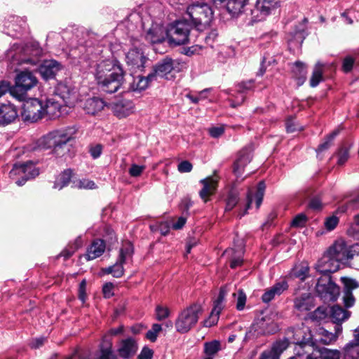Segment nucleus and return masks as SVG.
<instances>
[{"instance_id": "f257e3e1", "label": "nucleus", "mask_w": 359, "mask_h": 359, "mask_svg": "<svg viewBox=\"0 0 359 359\" xmlns=\"http://www.w3.org/2000/svg\"><path fill=\"white\" fill-rule=\"evenodd\" d=\"M95 78L102 90L108 93L116 92L124 83L122 68L110 60L97 65Z\"/></svg>"}, {"instance_id": "f03ea898", "label": "nucleus", "mask_w": 359, "mask_h": 359, "mask_svg": "<svg viewBox=\"0 0 359 359\" xmlns=\"http://www.w3.org/2000/svg\"><path fill=\"white\" fill-rule=\"evenodd\" d=\"M76 130L74 128L52 131L39 138L36 142L35 149H48L53 148V152L59 156L60 150H64L67 143L74 138Z\"/></svg>"}, {"instance_id": "7ed1b4c3", "label": "nucleus", "mask_w": 359, "mask_h": 359, "mask_svg": "<svg viewBox=\"0 0 359 359\" xmlns=\"http://www.w3.org/2000/svg\"><path fill=\"white\" fill-rule=\"evenodd\" d=\"M43 54V49L36 41H29L23 46L14 44L6 53L12 65L22 63L36 64Z\"/></svg>"}, {"instance_id": "20e7f679", "label": "nucleus", "mask_w": 359, "mask_h": 359, "mask_svg": "<svg viewBox=\"0 0 359 359\" xmlns=\"http://www.w3.org/2000/svg\"><path fill=\"white\" fill-rule=\"evenodd\" d=\"M189 22L197 29L202 30L208 26L213 18L212 8L202 0H193L187 7Z\"/></svg>"}, {"instance_id": "39448f33", "label": "nucleus", "mask_w": 359, "mask_h": 359, "mask_svg": "<svg viewBox=\"0 0 359 359\" xmlns=\"http://www.w3.org/2000/svg\"><path fill=\"white\" fill-rule=\"evenodd\" d=\"M299 340L295 345L294 355L298 359H318V345L313 341V336L307 327L299 329L295 332Z\"/></svg>"}, {"instance_id": "423d86ee", "label": "nucleus", "mask_w": 359, "mask_h": 359, "mask_svg": "<svg viewBox=\"0 0 359 359\" xmlns=\"http://www.w3.org/2000/svg\"><path fill=\"white\" fill-rule=\"evenodd\" d=\"M203 309L199 304H193L179 314L175 321V328L178 332H188L198 322Z\"/></svg>"}, {"instance_id": "0eeeda50", "label": "nucleus", "mask_w": 359, "mask_h": 359, "mask_svg": "<svg viewBox=\"0 0 359 359\" xmlns=\"http://www.w3.org/2000/svg\"><path fill=\"white\" fill-rule=\"evenodd\" d=\"M191 24L188 19L180 20L171 23L166 29V37L170 43L180 46L189 42Z\"/></svg>"}, {"instance_id": "6e6552de", "label": "nucleus", "mask_w": 359, "mask_h": 359, "mask_svg": "<svg viewBox=\"0 0 359 359\" xmlns=\"http://www.w3.org/2000/svg\"><path fill=\"white\" fill-rule=\"evenodd\" d=\"M39 174V170L32 162L22 164H15L9 172L10 178L14 180L17 185L22 186L25 183Z\"/></svg>"}, {"instance_id": "1a4fd4ad", "label": "nucleus", "mask_w": 359, "mask_h": 359, "mask_svg": "<svg viewBox=\"0 0 359 359\" xmlns=\"http://www.w3.org/2000/svg\"><path fill=\"white\" fill-rule=\"evenodd\" d=\"M316 290L318 295L325 301L334 302L339 294V287L332 281L330 275L324 274L318 278Z\"/></svg>"}, {"instance_id": "9d476101", "label": "nucleus", "mask_w": 359, "mask_h": 359, "mask_svg": "<svg viewBox=\"0 0 359 359\" xmlns=\"http://www.w3.org/2000/svg\"><path fill=\"white\" fill-rule=\"evenodd\" d=\"M22 118L25 121L34 123L44 117V107L43 103L36 98L27 100L22 111Z\"/></svg>"}, {"instance_id": "9b49d317", "label": "nucleus", "mask_w": 359, "mask_h": 359, "mask_svg": "<svg viewBox=\"0 0 359 359\" xmlns=\"http://www.w3.org/2000/svg\"><path fill=\"white\" fill-rule=\"evenodd\" d=\"M328 251L340 263H346L357 254L353 245H348L344 240H337Z\"/></svg>"}, {"instance_id": "f8f14e48", "label": "nucleus", "mask_w": 359, "mask_h": 359, "mask_svg": "<svg viewBox=\"0 0 359 359\" xmlns=\"http://www.w3.org/2000/svg\"><path fill=\"white\" fill-rule=\"evenodd\" d=\"M37 83L38 80L32 72L22 71L15 77V85L13 93H19V96H22L34 88Z\"/></svg>"}, {"instance_id": "ddd939ff", "label": "nucleus", "mask_w": 359, "mask_h": 359, "mask_svg": "<svg viewBox=\"0 0 359 359\" xmlns=\"http://www.w3.org/2000/svg\"><path fill=\"white\" fill-rule=\"evenodd\" d=\"M184 65L177 60H173L170 58H165L154 67L153 72H151V77H154V80L158 78L168 79V74L172 71L180 72Z\"/></svg>"}, {"instance_id": "4468645a", "label": "nucleus", "mask_w": 359, "mask_h": 359, "mask_svg": "<svg viewBox=\"0 0 359 359\" xmlns=\"http://www.w3.org/2000/svg\"><path fill=\"white\" fill-rule=\"evenodd\" d=\"M339 266L340 264L327 250L317 262L315 269L323 275H330L331 273L337 271Z\"/></svg>"}, {"instance_id": "2eb2a0df", "label": "nucleus", "mask_w": 359, "mask_h": 359, "mask_svg": "<svg viewBox=\"0 0 359 359\" xmlns=\"http://www.w3.org/2000/svg\"><path fill=\"white\" fill-rule=\"evenodd\" d=\"M279 4L280 0H257L252 13L257 18V20H262L275 11Z\"/></svg>"}, {"instance_id": "dca6fc26", "label": "nucleus", "mask_w": 359, "mask_h": 359, "mask_svg": "<svg viewBox=\"0 0 359 359\" xmlns=\"http://www.w3.org/2000/svg\"><path fill=\"white\" fill-rule=\"evenodd\" d=\"M343 359H359V327L353 331V338L341 349Z\"/></svg>"}, {"instance_id": "f3484780", "label": "nucleus", "mask_w": 359, "mask_h": 359, "mask_svg": "<svg viewBox=\"0 0 359 359\" xmlns=\"http://www.w3.org/2000/svg\"><path fill=\"white\" fill-rule=\"evenodd\" d=\"M126 60L127 65L132 69L142 70L147 58L144 55L141 48L135 47L127 53Z\"/></svg>"}, {"instance_id": "a211bd4d", "label": "nucleus", "mask_w": 359, "mask_h": 359, "mask_svg": "<svg viewBox=\"0 0 359 359\" xmlns=\"http://www.w3.org/2000/svg\"><path fill=\"white\" fill-rule=\"evenodd\" d=\"M219 177L216 175L208 177L200 180V183L203 185L202 189L199 191L201 198L205 202L209 201V197L213 195L217 188Z\"/></svg>"}, {"instance_id": "6ab92c4d", "label": "nucleus", "mask_w": 359, "mask_h": 359, "mask_svg": "<svg viewBox=\"0 0 359 359\" xmlns=\"http://www.w3.org/2000/svg\"><path fill=\"white\" fill-rule=\"evenodd\" d=\"M289 341L286 339L273 344L270 349L263 351L259 359H280L281 354L288 348Z\"/></svg>"}, {"instance_id": "aec40b11", "label": "nucleus", "mask_w": 359, "mask_h": 359, "mask_svg": "<svg viewBox=\"0 0 359 359\" xmlns=\"http://www.w3.org/2000/svg\"><path fill=\"white\" fill-rule=\"evenodd\" d=\"M265 188H266L265 184L264 182L262 181L258 184L257 191L255 194V195H253V194L250 189L248 190V194H247V204H246L245 209L243 212L241 211L238 212V217H242L247 213V210L248 208H250V205L252 203L254 199L255 201L257 208H259V206L261 205V204L262 203Z\"/></svg>"}, {"instance_id": "412c9836", "label": "nucleus", "mask_w": 359, "mask_h": 359, "mask_svg": "<svg viewBox=\"0 0 359 359\" xmlns=\"http://www.w3.org/2000/svg\"><path fill=\"white\" fill-rule=\"evenodd\" d=\"M4 27L7 29L6 34L14 36L15 33L25 30L27 25L25 18L11 15L6 20Z\"/></svg>"}, {"instance_id": "4be33fe9", "label": "nucleus", "mask_w": 359, "mask_h": 359, "mask_svg": "<svg viewBox=\"0 0 359 359\" xmlns=\"http://www.w3.org/2000/svg\"><path fill=\"white\" fill-rule=\"evenodd\" d=\"M288 288L287 282L285 280L279 281L272 287L267 288L262 294V299L264 303H269L276 297L280 296L284 291Z\"/></svg>"}, {"instance_id": "5701e85b", "label": "nucleus", "mask_w": 359, "mask_h": 359, "mask_svg": "<svg viewBox=\"0 0 359 359\" xmlns=\"http://www.w3.org/2000/svg\"><path fill=\"white\" fill-rule=\"evenodd\" d=\"M251 158V148H245L239 152L238 157L233 165V172L237 177H240L243 174L245 166L250 162Z\"/></svg>"}, {"instance_id": "b1692460", "label": "nucleus", "mask_w": 359, "mask_h": 359, "mask_svg": "<svg viewBox=\"0 0 359 359\" xmlns=\"http://www.w3.org/2000/svg\"><path fill=\"white\" fill-rule=\"evenodd\" d=\"M137 351V345L133 338L122 340L117 350L119 356L123 359H128L133 356Z\"/></svg>"}, {"instance_id": "393cba45", "label": "nucleus", "mask_w": 359, "mask_h": 359, "mask_svg": "<svg viewBox=\"0 0 359 359\" xmlns=\"http://www.w3.org/2000/svg\"><path fill=\"white\" fill-rule=\"evenodd\" d=\"M61 67V65L56 60H45L39 66V72L44 79H49L55 76Z\"/></svg>"}, {"instance_id": "a878e982", "label": "nucleus", "mask_w": 359, "mask_h": 359, "mask_svg": "<svg viewBox=\"0 0 359 359\" xmlns=\"http://www.w3.org/2000/svg\"><path fill=\"white\" fill-rule=\"evenodd\" d=\"M17 116V110L13 104L8 102L0 105V126L12 123Z\"/></svg>"}, {"instance_id": "bb28decb", "label": "nucleus", "mask_w": 359, "mask_h": 359, "mask_svg": "<svg viewBox=\"0 0 359 359\" xmlns=\"http://www.w3.org/2000/svg\"><path fill=\"white\" fill-rule=\"evenodd\" d=\"M252 81H248V82H243L241 83H239L236 86V91L239 96H235L233 94L231 93L229 90H225V93L226 94H229L233 97H235V100L229 99V101L230 102V105L234 108L238 105H240L245 100L244 93L250 90L252 88Z\"/></svg>"}, {"instance_id": "cd10ccee", "label": "nucleus", "mask_w": 359, "mask_h": 359, "mask_svg": "<svg viewBox=\"0 0 359 359\" xmlns=\"http://www.w3.org/2000/svg\"><path fill=\"white\" fill-rule=\"evenodd\" d=\"M313 341L316 342V344H321L325 346H329L337 341V335L332 334V332L323 327L316 329Z\"/></svg>"}, {"instance_id": "c85d7f7f", "label": "nucleus", "mask_w": 359, "mask_h": 359, "mask_svg": "<svg viewBox=\"0 0 359 359\" xmlns=\"http://www.w3.org/2000/svg\"><path fill=\"white\" fill-rule=\"evenodd\" d=\"M315 306L314 299L309 293L302 294L297 297L294 300V307L299 312L310 311Z\"/></svg>"}, {"instance_id": "c756f323", "label": "nucleus", "mask_w": 359, "mask_h": 359, "mask_svg": "<svg viewBox=\"0 0 359 359\" xmlns=\"http://www.w3.org/2000/svg\"><path fill=\"white\" fill-rule=\"evenodd\" d=\"M105 247V243L103 240L95 239L88 248L87 252L83 257L87 261L95 259L104 253Z\"/></svg>"}, {"instance_id": "7c9ffc66", "label": "nucleus", "mask_w": 359, "mask_h": 359, "mask_svg": "<svg viewBox=\"0 0 359 359\" xmlns=\"http://www.w3.org/2000/svg\"><path fill=\"white\" fill-rule=\"evenodd\" d=\"M224 254L230 259V266L231 269H235L242 265L243 262L242 245H240L236 248L227 249Z\"/></svg>"}, {"instance_id": "2f4dec72", "label": "nucleus", "mask_w": 359, "mask_h": 359, "mask_svg": "<svg viewBox=\"0 0 359 359\" xmlns=\"http://www.w3.org/2000/svg\"><path fill=\"white\" fill-rule=\"evenodd\" d=\"M112 109L119 118L126 117L133 112V104L128 100H122L112 104Z\"/></svg>"}, {"instance_id": "473e14b6", "label": "nucleus", "mask_w": 359, "mask_h": 359, "mask_svg": "<svg viewBox=\"0 0 359 359\" xmlns=\"http://www.w3.org/2000/svg\"><path fill=\"white\" fill-rule=\"evenodd\" d=\"M165 36L166 32H165L164 29L158 25H155L148 30L145 39L151 43H157L163 41Z\"/></svg>"}, {"instance_id": "72a5a7b5", "label": "nucleus", "mask_w": 359, "mask_h": 359, "mask_svg": "<svg viewBox=\"0 0 359 359\" xmlns=\"http://www.w3.org/2000/svg\"><path fill=\"white\" fill-rule=\"evenodd\" d=\"M57 93L67 103H72L76 100L77 90L74 87L67 83H61L58 85Z\"/></svg>"}, {"instance_id": "f704fd0d", "label": "nucleus", "mask_w": 359, "mask_h": 359, "mask_svg": "<svg viewBox=\"0 0 359 359\" xmlns=\"http://www.w3.org/2000/svg\"><path fill=\"white\" fill-rule=\"evenodd\" d=\"M104 105V102L102 99L93 97L88 99L85 102L83 109L87 114L95 115L103 109Z\"/></svg>"}, {"instance_id": "c9c22d12", "label": "nucleus", "mask_w": 359, "mask_h": 359, "mask_svg": "<svg viewBox=\"0 0 359 359\" xmlns=\"http://www.w3.org/2000/svg\"><path fill=\"white\" fill-rule=\"evenodd\" d=\"M154 81V77H151V73L147 76H137L134 79L133 83L130 85V89L133 91H141L145 90L149 84Z\"/></svg>"}, {"instance_id": "e433bc0d", "label": "nucleus", "mask_w": 359, "mask_h": 359, "mask_svg": "<svg viewBox=\"0 0 359 359\" xmlns=\"http://www.w3.org/2000/svg\"><path fill=\"white\" fill-rule=\"evenodd\" d=\"M44 107V116L48 118H54L60 116V104L52 100H48Z\"/></svg>"}, {"instance_id": "4c0bfd02", "label": "nucleus", "mask_w": 359, "mask_h": 359, "mask_svg": "<svg viewBox=\"0 0 359 359\" xmlns=\"http://www.w3.org/2000/svg\"><path fill=\"white\" fill-rule=\"evenodd\" d=\"M330 312L332 320L335 323H341L350 316L349 312L337 305L333 306Z\"/></svg>"}, {"instance_id": "58836bf2", "label": "nucleus", "mask_w": 359, "mask_h": 359, "mask_svg": "<svg viewBox=\"0 0 359 359\" xmlns=\"http://www.w3.org/2000/svg\"><path fill=\"white\" fill-rule=\"evenodd\" d=\"M248 0H227L226 10L233 16L241 13Z\"/></svg>"}, {"instance_id": "ea45409f", "label": "nucleus", "mask_w": 359, "mask_h": 359, "mask_svg": "<svg viewBox=\"0 0 359 359\" xmlns=\"http://www.w3.org/2000/svg\"><path fill=\"white\" fill-rule=\"evenodd\" d=\"M292 72L297 80L298 85H302L306 79V65L301 62H296L293 65Z\"/></svg>"}, {"instance_id": "a19ab883", "label": "nucleus", "mask_w": 359, "mask_h": 359, "mask_svg": "<svg viewBox=\"0 0 359 359\" xmlns=\"http://www.w3.org/2000/svg\"><path fill=\"white\" fill-rule=\"evenodd\" d=\"M341 353L337 349L318 346V359H340Z\"/></svg>"}, {"instance_id": "79ce46f5", "label": "nucleus", "mask_w": 359, "mask_h": 359, "mask_svg": "<svg viewBox=\"0 0 359 359\" xmlns=\"http://www.w3.org/2000/svg\"><path fill=\"white\" fill-rule=\"evenodd\" d=\"M72 176V171L71 170H65L56 177L53 188L55 189L61 190L63 187L69 184Z\"/></svg>"}, {"instance_id": "37998d69", "label": "nucleus", "mask_w": 359, "mask_h": 359, "mask_svg": "<svg viewBox=\"0 0 359 359\" xmlns=\"http://www.w3.org/2000/svg\"><path fill=\"white\" fill-rule=\"evenodd\" d=\"M239 199L238 191L235 188L231 189L225 199V212H229L233 210V208L238 204Z\"/></svg>"}, {"instance_id": "c03bdc74", "label": "nucleus", "mask_w": 359, "mask_h": 359, "mask_svg": "<svg viewBox=\"0 0 359 359\" xmlns=\"http://www.w3.org/2000/svg\"><path fill=\"white\" fill-rule=\"evenodd\" d=\"M324 64L318 62L313 69L311 78L310 79V86L311 87H316L319 83L323 81V73L324 69Z\"/></svg>"}, {"instance_id": "a18cd8bd", "label": "nucleus", "mask_w": 359, "mask_h": 359, "mask_svg": "<svg viewBox=\"0 0 359 359\" xmlns=\"http://www.w3.org/2000/svg\"><path fill=\"white\" fill-rule=\"evenodd\" d=\"M105 337L101 346V355L99 359H116V355L112 351V344Z\"/></svg>"}, {"instance_id": "49530a36", "label": "nucleus", "mask_w": 359, "mask_h": 359, "mask_svg": "<svg viewBox=\"0 0 359 359\" xmlns=\"http://www.w3.org/2000/svg\"><path fill=\"white\" fill-rule=\"evenodd\" d=\"M309 267L306 262H302L297 265L292 271L291 276L299 278L301 280H304L308 276Z\"/></svg>"}, {"instance_id": "de8ad7c7", "label": "nucleus", "mask_w": 359, "mask_h": 359, "mask_svg": "<svg viewBox=\"0 0 359 359\" xmlns=\"http://www.w3.org/2000/svg\"><path fill=\"white\" fill-rule=\"evenodd\" d=\"M359 206V195L353 196L345 203L341 204L337 211L341 213L346 212L348 210H352Z\"/></svg>"}, {"instance_id": "09e8293b", "label": "nucleus", "mask_w": 359, "mask_h": 359, "mask_svg": "<svg viewBox=\"0 0 359 359\" xmlns=\"http://www.w3.org/2000/svg\"><path fill=\"white\" fill-rule=\"evenodd\" d=\"M327 316V309L324 306H320L309 315V318L313 322L320 323L325 320Z\"/></svg>"}, {"instance_id": "8fccbe9b", "label": "nucleus", "mask_w": 359, "mask_h": 359, "mask_svg": "<svg viewBox=\"0 0 359 359\" xmlns=\"http://www.w3.org/2000/svg\"><path fill=\"white\" fill-rule=\"evenodd\" d=\"M222 349L219 341L213 340L204 344V353L209 356H214Z\"/></svg>"}, {"instance_id": "3c124183", "label": "nucleus", "mask_w": 359, "mask_h": 359, "mask_svg": "<svg viewBox=\"0 0 359 359\" xmlns=\"http://www.w3.org/2000/svg\"><path fill=\"white\" fill-rule=\"evenodd\" d=\"M228 293L226 286L221 287L217 298L214 302L213 309L216 312H221L224 308V302Z\"/></svg>"}, {"instance_id": "603ef678", "label": "nucleus", "mask_w": 359, "mask_h": 359, "mask_svg": "<svg viewBox=\"0 0 359 359\" xmlns=\"http://www.w3.org/2000/svg\"><path fill=\"white\" fill-rule=\"evenodd\" d=\"M233 297L236 299V309L238 311H243L245 309L247 301V297L244 291L240 289L237 292L233 294Z\"/></svg>"}, {"instance_id": "864d4df0", "label": "nucleus", "mask_w": 359, "mask_h": 359, "mask_svg": "<svg viewBox=\"0 0 359 359\" xmlns=\"http://www.w3.org/2000/svg\"><path fill=\"white\" fill-rule=\"evenodd\" d=\"M123 263L124 262H121L118 259L114 265L106 268L104 269V272L107 273H111L114 277L120 278L123 274Z\"/></svg>"}, {"instance_id": "5fc2aeb1", "label": "nucleus", "mask_w": 359, "mask_h": 359, "mask_svg": "<svg viewBox=\"0 0 359 359\" xmlns=\"http://www.w3.org/2000/svg\"><path fill=\"white\" fill-rule=\"evenodd\" d=\"M339 130H334L327 137L326 140L318 146V149H316V152L318 154H319V153L323 152V151L327 150V149H329L330 147L331 146L332 141L339 134Z\"/></svg>"}, {"instance_id": "6e6d98bb", "label": "nucleus", "mask_w": 359, "mask_h": 359, "mask_svg": "<svg viewBox=\"0 0 359 359\" xmlns=\"http://www.w3.org/2000/svg\"><path fill=\"white\" fill-rule=\"evenodd\" d=\"M133 252V248L130 243L125 245L120 250L119 261L121 262H125V261L130 257H131Z\"/></svg>"}, {"instance_id": "4d7b16f0", "label": "nucleus", "mask_w": 359, "mask_h": 359, "mask_svg": "<svg viewBox=\"0 0 359 359\" xmlns=\"http://www.w3.org/2000/svg\"><path fill=\"white\" fill-rule=\"evenodd\" d=\"M162 330L161 325L159 324H154L151 330H149L146 334L147 338L151 341L154 342L156 340L158 334Z\"/></svg>"}, {"instance_id": "13d9d810", "label": "nucleus", "mask_w": 359, "mask_h": 359, "mask_svg": "<svg viewBox=\"0 0 359 359\" xmlns=\"http://www.w3.org/2000/svg\"><path fill=\"white\" fill-rule=\"evenodd\" d=\"M341 281L344 284L346 291H352V290L359 287V283L353 278L343 277Z\"/></svg>"}, {"instance_id": "bf43d9fd", "label": "nucleus", "mask_w": 359, "mask_h": 359, "mask_svg": "<svg viewBox=\"0 0 359 359\" xmlns=\"http://www.w3.org/2000/svg\"><path fill=\"white\" fill-rule=\"evenodd\" d=\"M74 183V187L79 189H93L96 187L95 184L93 181L86 179L81 180Z\"/></svg>"}, {"instance_id": "052dcab7", "label": "nucleus", "mask_w": 359, "mask_h": 359, "mask_svg": "<svg viewBox=\"0 0 359 359\" xmlns=\"http://www.w3.org/2000/svg\"><path fill=\"white\" fill-rule=\"evenodd\" d=\"M210 90V88L204 89L198 93L197 96H194L191 94H188L187 97L194 104H197L200 100H205L207 97V95Z\"/></svg>"}, {"instance_id": "680f3d73", "label": "nucleus", "mask_w": 359, "mask_h": 359, "mask_svg": "<svg viewBox=\"0 0 359 359\" xmlns=\"http://www.w3.org/2000/svg\"><path fill=\"white\" fill-rule=\"evenodd\" d=\"M170 311L167 307L157 306L156 308V318L158 320H163L169 316Z\"/></svg>"}, {"instance_id": "e2e57ef3", "label": "nucleus", "mask_w": 359, "mask_h": 359, "mask_svg": "<svg viewBox=\"0 0 359 359\" xmlns=\"http://www.w3.org/2000/svg\"><path fill=\"white\" fill-rule=\"evenodd\" d=\"M349 158V149L342 147L338 153L337 163L340 165H344Z\"/></svg>"}, {"instance_id": "0e129e2a", "label": "nucleus", "mask_w": 359, "mask_h": 359, "mask_svg": "<svg viewBox=\"0 0 359 359\" xmlns=\"http://www.w3.org/2000/svg\"><path fill=\"white\" fill-rule=\"evenodd\" d=\"M219 313L220 312H216L212 309L209 318L204 321V326L210 327L215 325L219 320Z\"/></svg>"}, {"instance_id": "69168bd1", "label": "nucleus", "mask_w": 359, "mask_h": 359, "mask_svg": "<svg viewBox=\"0 0 359 359\" xmlns=\"http://www.w3.org/2000/svg\"><path fill=\"white\" fill-rule=\"evenodd\" d=\"M152 231H159L162 235H166L170 230V225L167 222H162L158 225L151 226Z\"/></svg>"}, {"instance_id": "338daca9", "label": "nucleus", "mask_w": 359, "mask_h": 359, "mask_svg": "<svg viewBox=\"0 0 359 359\" xmlns=\"http://www.w3.org/2000/svg\"><path fill=\"white\" fill-rule=\"evenodd\" d=\"M339 223V219L336 216H332L326 219L325 222V228L329 230H333Z\"/></svg>"}, {"instance_id": "774afa93", "label": "nucleus", "mask_w": 359, "mask_h": 359, "mask_svg": "<svg viewBox=\"0 0 359 359\" xmlns=\"http://www.w3.org/2000/svg\"><path fill=\"white\" fill-rule=\"evenodd\" d=\"M306 222V217L304 214H299L297 215L292 222V226L294 227H302Z\"/></svg>"}]
</instances>
